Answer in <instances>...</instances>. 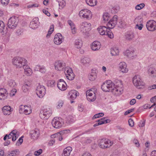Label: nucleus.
Returning <instances> with one entry per match:
<instances>
[{
	"label": "nucleus",
	"mask_w": 156,
	"mask_h": 156,
	"mask_svg": "<svg viewBox=\"0 0 156 156\" xmlns=\"http://www.w3.org/2000/svg\"><path fill=\"white\" fill-rule=\"evenodd\" d=\"M65 71H66V72L67 74L73 73L72 69L71 68L68 67L65 68Z\"/></svg>",
	"instance_id": "53"
},
{
	"label": "nucleus",
	"mask_w": 156,
	"mask_h": 156,
	"mask_svg": "<svg viewBox=\"0 0 156 156\" xmlns=\"http://www.w3.org/2000/svg\"><path fill=\"white\" fill-rule=\"evenodd\" d=\"M29 86L28 84H25L22 86V89L23 92H27L29 89Z\"/></svg>",
	"instance_id": "40"
},
{
	"label": "nucleus",
	"mask_w": 156,
	"mask_h": 156,
	"mask_svg": "<svg viewBox=\"0 0 156 156\" xmlns=\"http://www.w3.org/2000/svg\"><path fill=\"white\" fill-rule=\"evenodd\" d=\"M23 67L24 69V73L26 75L30 76L32 75L33 73L32 70L27 64L25 65Z\"/></svg>",
	"instance_id": "23"
},
{
	"label": "nucleus",
	"mask_w": 156,
	"mask_h": 156,
	"mask_svg": "<svg viewBox=\"0 0 156 156\" xmlns=\"http://www.w3.org/2000/svg\"><path fill=\"white\" fill-rule=\"evenodd\" d=\"M55 69L57 70H62L66 66L65 63L63 61H58L54 64Z\"/></svg>",
	"instance_id": "14"
},
{
	"label": "nucleus",
	"mask_w": 156,
	"mask_h": 156,
	"mask_svg": "<svg viewBox=\"0 0 156 156\" xmlns=\"http://www.w3.org/2000/svg\"><path fill=\"white\" fill-rule=\"evenodd\" d=\"M79 15L80 17L88 20L91 19L92 16L91 11L87 9L81 10L79 12Z\"/></svg>",
	"instance_id": "6"
},
{
	"label": "nucleus",
	"mask_w": 156,
	"mask_h": 156,
	"mask_svg": "<svg viewBox=\"0 0 156 156\" xmlns=\"http://www.w3.org/2000/svg\"><path fill=\"white\" fill-rule=\"evenodd\" d=\"M54 26L53 25H51L50 27L49 30L48 31V33L46 35V37L48 38L49 37L51 34L54 31Z\"/></svg>",
	"instance_id": "39"
},
{
	"label": "nucleus",
	"mask_w": 156,
	"mask_h": 156,
	"mask_svg": "<svg viewBox=\"0 0 156 156\" xmlns=\"http://www.w3.org/2000/svg\"><path fill=\"white\" fill-rule=\"evenodd\" d=\"M72 150V149L71 147H67L64 149L62 154L64 156H68L70 155Z\"/></svg>",
	"instance_id": "28"
},
{
	"label": "nucleus",
	"mask_w": 156,
	"mask_h": 156,
	"mask_svg": "<svg viewBox=\"0 0 156 156\" xmlns=\"http://www.w3.org/2000/svg\"><path fill=\"white\" fill-rule=\"evenodd\" d=\"M70 98L73 100L75 99L77 96L79 95V93L75 90H73L70 91L69 93Z\"/></svg>",
	"instance_id": "24"
},
{
	"label": "nucleus",
	"mask_w": 156,
	"mask_h": 156,
	"mask_svg": "<svg viewBox=\"0 0 156 156\" xmlns=\"http://www.w3.org/2000/svg\"><path fill=\"white\" fill-rule=\"evenodd\" d=\"M9 0H1L2 4L4 5H7L9 2Z\"/></svg>",
	"instance_id": "62"
},
{
	"label": "nucleus",
	"mask_w": 156,
	"mask_h": 156,
	"mask_svg": "<svg viewBox=\"0 0 156 156\" xmlns=\"http://www.w3.org/2000/svg\"><path fill=\"white\" fill-rule=\"evenodd\" d=\"M8 93L7 90L4 88H0V100H4L7 98Z\"/></svg>",
	"instance_id": "17"
},
{
	"label": "nucleus",
	"mask_w": 156,
	"mask_h": 156,
	"mask_svg": "<svg viewBox=\"0 0 156 156\" xmlns=\"http://www.w3.org/2000/svg\"><path fill=\"white\" fill-rule=\"evenodd\" d=\"M134 37V34L133 33L130 32L128 33L126 35V39L129 41L132 40Z\"/></svg>",
	"instance_id": "35"
},
{
	"label": "nucleus",
	"mask_w": 156,
	"mask_h": 156,
	"mask_svg": "<svg viewBox=\"0 0 156 156\" xmlns=\"http://www.w3.org/2000/svg\"><path fill=\"white\" fill-rule=\"evenodd\" d=\"M97 77V75L95 73L92 72L89 75V79L91 81L94 80Z\"/></svg>",
	"instance_id": "38"
},
{
	"label": "nucleus",
	"mask_w": 156,
	"mask_h": 156,
	"mask_svg": "<svg viewBox=\"0 0 156 156\" xmlns=\"http://www.w3.org/2000/svg\"><path fill=\"white\" fill-rule=\"evenodd\" d=\"M51 109L48 107H46L41 112L39 115L42 119H47L51 115Z\"/></svg>",
	"instance_id": "7"
},
{
	"label": "nucleus",
	"mask_w": 156,
	"mask_h": 156,
	"mask_svg": "<svg viewBox=\"0 0 156 156\" xmlns=\"http://www.w3.org/2000/svg\"><path fill=\"white\" fill-rule=\"evenodd\" d=\"M145 123V120H144L143 121H141L140 122L139 124V126L140 127H143L144 126Z\"/></svg>",
	"instance_id": "60"
},
{
	"label": "nucleus",
	"mask_w": 156,
	"mask_h": 156,
	"mask_svg": "<svg viewBox=\"0 0 156 156\" xmlns=\"http://www.w3.org/2000/svg\"><path fill=\"white\" fill-rule=\"evenodd\" d=\"M36 94L40 98H42L45 93V89L43 86L39 85L37 86Z\"/></svg>",
	"instance_id": "12"
},
{
	"label": "nucleus",
	"mask_w": 156,
	"mask_h": 156,
	"mask_svg": "<svg viewBox=\"0 0 156 156\" xmlns=\"http://www.w3.org/2000/svg\"><path fill=\"white\" fill-rule=\"evenodd\" d=\"M66 78L69 80H71L74 79L75 75L73 73L66 74Z\"/></svg>",
	"instance_id": "36"
},
{
	"label": "nucleus",
	"mask_w": 156,
	"mask_h": 156,
	"mask_svg": "<svg viewBox=\"0 0 156 156\" xmlns=\"http://www.w3.org/2000/svg\"><path fill=\"white\" fill-rule=\"evenodd\" d=\"M8 85L11 87H14L16 86V83L13 80H9L8 83Z\"/></svg>",
	"instance_id": "41"
},
{
	"label": "nucleus",
	"mask_w": 156,
	"mask_h": 156,
	"mask_svg": "<svg viewBox=\"0 0 156 156\" xmlns=\"http://www.w3.org/2000/svg\"><path fill=\"white\" fill-rule=\"evenodd\" d=\"M129 125L131 127L134 126V122L133 120L131 119H129L128 120Z\"/></svg>",
	"instance_id": "58"
},
{
	"label": "nucleus",
	"mask_w": 156,
	"mask_h": 156,
	"mask_svg": "<svg viewBox=\"0 0 156 156\" xmlns=\"http://www.w3.org/2000/svg\"><path fill=\"white\" fill-rule=\"evenodd\" d=\"M91 61L90 58L88 57H84L82 58L81 60V62L85 66H88Z\"/></svg>",
	"instance_id": "22"
},
{
	"label": "nucleus",
	"mask_w": 156,
	"mask_h": 156,
	"mask_svg": "<svg viewBox=\"0 0 156 156\" xmlns=\"http://www.w3.org/2000/svg\"><path fill=\"white\" fill-rule=\"evenodd\" d=\"M16 133L15 130L12 131L8 135H7V137L8 139H10L12 138L13 134Z\"/></svg>",
	"instance_id": "51"
},
{
	"label": "nucleus",
	"mask_w": 156,
	"mask_h": 156,
	"mask_svg": "<svg viewBox=\"0 0 156 156\" xmlns=\"http://www.w3.org/2000/svg\"><path fill=\"white\" fill-rule=\"evenodd\" d=\"M133 82L134 85L139 89H141L144 87V83L142 81L140 76L138 75L135 76L133 78Z\"/></svg>",
	"instance_id": "5"
},
{
	"label": "nucleus",
	"mask_w": 156,
	"mask_h": 156,
	"mask_svg": "<svg viewBox=\"0 0 156 156\" xmlns=\"http://www.w3.org/2000/svg\"><path fill=\"white\" fill-rule=\"evenodd\" d=\"M91 24L86 22L80 24V32L83 35H87L89 32L91 30Z\"/></svg>",
	"instance_id": "4"
},
{
	"label": "nucleus",
	"mask_w": 156,
	"mask_h": 156,
	"mask_svg": "<svg viewBox=\"0 0 156 156\" xmlns=\"http://www.w3.org/2000/svg\"><path fill=\"white\" fill-rule=\"evenodd\" d=\"M103 20L104 23L108 21L109 18V15L108 13H105L103 15Z\"/></svg>",
	"instance_id": "37"
},
{
	"label": "nucleus",
	"mask_w": 156,
	"mask_h": 156,
	"mask_svg": "<svg viewBox=\"0 0 156 156\" xmlns=\"http://www.w3.org/2000/svg\"><path fill=\"white\" fill-rule=\"evenodd\" d=\"M69 130H64L62 131H60L59 132H58V133H59V135H62L65 134L66 133H67V131H69Z\"/></svg>",
	"instance_id": "59"
},
{
	"label": "nucleus",
	"mask_w": 156,
	"mask_h": 156,
	"mask_svg": "<svg viewBox=\"0 0 156 156\" xmlns=\"http://www.w3.org/2000/svg\"><path fill=\"white\" fill-rule=\"evenodd\" d=\"M146 27L149 31H154L156 30V22L154 20H149L147 23Z\"/></svg>",
	"instance_id": "11"
},
{
	"label": "nucleus",
	"mask_w": 156,
	"mask_h": 156,
	"mask_svg": "<svg viewBox=\"0 0 156 156\" xmlns=\"http://www.w3.org/2000/svg\"><path fill=\"white\" fill-rule=\"evenodd\" d=\"M13 64L17 68H21L27 63V61L24 58L20 57H14L12 59Z\"/></svg>",
	"instance_id": "3"
},
{
	"label": "nucleus",
	"mask_w": 156,
	"mask_h": 156,
	"mask_svg": "<svg viewBox=\"0 0 156 156\" xmlns=\"http://www.w3.org/2000/svg\"><path fill=\"white\" fill-rule=\"evenodd\" d=\"M143 27L142 23H140V24H136L135 28L136 29H138L139 30H142Z\"/></svg>",
	"instance_id": "55"
},
{
	"label": "nucleus",
	"mask_w": 156,
	"mask_h": 156,
	"mask_svg": "<svg viewBox=\"0 0 156 156\" xmlns=\"http://www.w3.org/2000/svg\"><path fill=\"white\" fill-rule=\"evenodd\" d=\"M119 67L120 70L123 73H126L128 71V69L126 68V65L124 62H120L119 64Z\"/></svg>",
	"instance_id": "21"
},
{
	"label": "nucleus",
	"mask_w": 156,
	"mask_h": 156,
	"mask_svg": "<svg viewBox=\"0 0 156 156\" xmlns=\"http://www.w3.org/2000/svg\"><path fill=\"white\" fill-rule=\"evenodd\" d=\"M74 45L75 46L78 48H81L82 46V40L80 39H77L74 42Z\"/></svg>",
	"instance_id": "30"
},
{
	"label": "nucleus",
	"mask_w": 156,
	"mask_h": 156,
	"mask_svg": "<svg viewBox=\"0 0 156 156\" xmlns=\"http://www.w3.org/2000/svg\"><path fill=\"white\" fill-rule=\"evenodd\" d=\"M63 104V102L62 100H59L58 102V103L57 107L58 108H61Z\"/></svg>",
	"instance_id": "54"
},
{
	"label": "nucleus",
	"mask_w": 156,
	"mask_h": 156,
	"mask_svg": "<svg viewBox=\"0 0 156 156\" xmlns=\"http://www.w3.org/2000/svg\"><path fill=\"white\" fill-rule=\"evenodd\" d=\"M39 24L38 19V18H35L33 19L29 25L30 28L32 29H35L38 27Z\"/></svg>",
	"instance_id": "18"
},
{
	"label": "nucleus",
	"mask_w": 156,
	"mask_h": 156,
	"mask_svg": "<svg viewBox=\"0 0 156 156\" xmlns=\"http://www.w3.org/2000/svg\"><path fill=\"white\" fill-rule=\"evenodd\" d=\"M17 23V19L14 16H12L9 19L7 25L9 28L14 29L16 27Z\"/></svg>",
	"instance_id": "10"
},
{
	"label": "nucleus",
	"mask_w": 156,
	"mask_h": 156,
	"mask_svg": "<svg viewBox=\"0 0 156 156\" xmlns=\"http://www.w3.org/2000/svg\"><path fill=\"white\" fill-rule=\"evenodd\" d=\"M23 30L22 29H20L17 30L16 33L18 35L20 36L23 34Z\"/></svg>",
	"instance_id": "63"
},
{
	"label": "nucleus",
	"mask_w": 156,
	"mask_h": 156,
	"mask_svg": "<svg viewBox=\"0 0 156 156\" xmlns=\"http://www.w3.org/2000/svg\"><path fill=\"white\" fill-rule=\"evenodd\" d=\"M145 6L144 3H141L137 5L135 7V9L136 10H139L143 8Z\"/></svg>",
	"instance_id": "44"
},
{
	"label": "nucleus",
	"mask_w": 156,
	"mask_h": 156,
	"mask_svg": "<svg viewBox=\"0 0 156 156\" xmlns=\"http://www.w3.org/2000/svg\"><path fill=\"white\" fill-rule=\"evenodd\" d=\"M97 122L99 123L100 125L103 124L109 123L110 122V120L108 119H105V118L104 117L101 118L100 120H98Z\"/></svg>",
	"instance_id": "31"
},
{
	"label": "nucleus",
	"mask_w": 156,
	"mask_h": 156,
	"mask_svg": "<svg viewBox=\"0 0 156 156\" xmlns=\"http://www.w3.org/2000/svg\"><path fill=\"white\" fill-rule=\"evenodd\" d=\"M90 90H87L86 92V95L87 96H95V93L93 91H92V93H90Z\"/></svg>",
	"instance_id": "50"
},
{
	"label": "nucleus",
	"mask_w": 156,
	"mask_h": 156,
	"mask_svg": "<svg viewBox=\"0 0 156 156\" xmlns=\"http://www.w3.org/2000/svg\"><path fill=\"white\" fill-rule=\"evenodd\" d=\"M119 9V7L118 6H115L112 8V12L114 13H117Z\"/></svg>",
	"instance_id": "52"
},
{
	"label": "nucleus",
	"mask_w": 156,
	"mask_h": 156,
	"mask_svg": "<svg viewBox=\"0 0 156 156\" xmlns=\"http://www.w3.org/2000/svg\"><path fill=\"white\" fill-rule=\"evenodd\" d=\"M113 144V142L109 140L102 139L99 143L100 147L102 148H106L110 147Z\"/></svg>",
	"instance_id": "8"
},
{
	"label": "nucleus",
	"mask_w": 156,
	"mask_h": 156,
	"mask_svg": "<svg viewBox=\"0 0 156 156\" xmlns=\"http://www.w3.org/2000/svg\"><path fill=\"white\" fill-rule=\"evenodd\" d=\"M39 131L37 129L32 130L30 132L31 137L34 139L37 138L39 136Z\"/></svg>",
	"instance_id": "26"
},
{
	"label": "nucleus",
	"mask_w": 156,
	"mask_h": 156,
	"mask_svg": "<svg viewBox=\"0 0 156 156\" xmlns=\"http://www.w3.org/2000/svg\"><path fill=\"white\" fill-rule=\"evenodd\" d=\"M4 23L3 21H0V33H2L3 31L4 28Z\"/></svg>",
	"instance_id": "47"
},
{
	"label": "nucleus",
	"mask_w": 156,
	"mask_h": 156,
	"mask_svg": "<svg viewBox=\"0 0 156 156\" xmlns=\"http://www.w3.org/2000/svg\"><path fill=\"white\" fill-rule=\"evenodd\" d=\"M105 35L108 36L111 39L113 38L114 37V35L112 33L110 30L106 31Z\"/></svg>",
	"instance_id": "45"
},
{
	"label": "nucleus",
	"mask_w": 156,
	"mask_h": 156,
	"mask_svg": "<svg viewBox=\"0 0 156 156\" xmlns=\"http://www.w3.org/2000/svg\"><path fill=\"white\" fill-rule=\"evenodd\" d=\"M2 110L4 115H9L10 114L12 110L10 106L6 105L4 106L2 108Z\"/></svg>",
	"instance_id": "20"
},
{
	"label": "nucleus",
	"mask_w": 156,
	"mask_h": 156,
	"mask_svg": "<svg viewBox=\"0 0 156 156\" xmlns=\"http://www.w3.org/2000/svg\"><path fill=\"white\" fill-rule=\"evenodd\" d=\"M133 142L136 147H138L139 146L140 144L138 142V141L137 140L134 139L133 140Z\"/></svg>",
	"instance_id": "64"
},
{
	"label": "nucleus",
	"mask_w": 156,
	"mask_h": 156,
	"mask_svg": "<svg viewBox=\"0 0 156 156\" xmlns=\"http://www.w3.org/2000/svg\"><path fill=\"white\" fill-rule=\"evenodd\" d=\"M86 3L91 6H94L96 5L97 3L96 0H86Z\"/></svg>",
	"instance_id": "32"
},
{
	"label": "nucleus",
	"mask_w": 156,
	"mask_h": 156,
	"mask_svg": "<svg viewBox=\"0 0 156 156\" xmlns=\"http://www.w3.org/2000/svg\"><path fill=\"white\" fill-rule=\"evenodd\" d=\"M16 92V90L15 89H13L11 90L9 94L10 96H14Z\"/></svg>",
	"instance_id": "57"
},
{
	"label": "nucleus",
	"mask_w": 156,
	"mask_h": 156,
	"mask_svg": "<svg viewBox=\"0 0 156 156\" xmlns=\"http://www.w3.org/2000/svg\"><path fill=\"white\" fill-rule=\"evenodd\" d=\"M42 152V150L40 149L38 151H36L34 152V155L36 156H38Z\"/></svg>",
	"instance_id": "56"
},
{
	"label": "nucleus",
	"mask_w": 156,
	"mask_h": 156,
	"mask_svg": "<svg viewBox=\"0 0 156 156\" xmlns=\"http://www.w3.org/2000/svg\"><path fill=\"white\" fill-rule=\"evenodd\" d=\"M38 6V5L37 4H34L32 5H29L27 6L28 8L33 7H37Z\"/></svg>",
	"instance_id": "61"
},
{
	"label": "nucleus",
	"mask_w": 156,
	"mask_h": 156,
	"mask_svg": "<svg viewBox=\"0 0 156 156\" xmlns=\"http://www.w3.org/2000/svg\"><path fill=\"white\" fill-rule=\"evenodd\" d=\"M87 100L89 101H94L96 99L95 96H87Z\"/></svg>",
	"instance_id": "43"
},
{
	"label": "nucleus",
	"mask_w": 156,
	"mask_h": 156,
	"mask_svg": "<svg viewBox=\"0 0 156 156\" xmlns=\"http://www.w3.org/2000/svg\"><path fill=\"white\" fill-rule=\"evenodd\" d=\"M67 85L65 82L62 79H60L57 83V87L61 90H65L66 89Z\"/></svg>",
	"instance_id": "16"
},
{
	"label": "nucleus",
	"mask_w": 156,
	"mask_h": 156,
	"mask_svg": "<svg viewBox=\"0 0 156 156\" xmlns=\"http://www.w3.org/2000/svg\"><path fill=\"white\" fill-rule=\"evenodd\" d=\"M101 88L105 92L111 91L117 95L121 94L123 92L122 82L120 80H117L115 84L111 80H108L103 83Z\"/></svg>",
	"instance_id": "1"
},
{
	"label": "nucleus",
	"mask_w": 156,
	"mask_h": 156,
	"mask_svg": "<svg viewBox=\"0 0 156 156\" xmlns=\"http://www.w3.org/2000/svg\"><path fill=\"white\" fill-rule=\"evenodd\" d=\"M148 72L150 75L154 76V75L156 73V70L154 67H151L148 69Z\"/></svg>",
	"instance_id": "33"
},
{
	"label": "nucleus",
	"mask_w": 156,
	"mask_h": 156,
	"mask_svg": "<svg viewBox=\"0 0 156 156\" xmlns=\"http://www.w3.org/2000/svg\"><path fill=\"white\" fill-rule=\"evenodd\" d=\"M58 2L59 6V9H62L66 5L65 2L64 0H56Z\"/></svg>",
	"instance_id": "34"
},
{
	"label": "nucleus",
	"mask_w": 156,
	"mask_h": 156,
	"mask_svg": "<svg viewBox=\"0 0 156 156\" xmlns=\"http://www.w3.org/2000/svg\"><path fill=\"white\" fill-rule=\"evenodd\" d=\"M104 115V113L102 112L99 113L94 115L93 117V119H94L100 117H102Z\"/></svg>",
	"instance_id": "46"
},
{
	"label": "nucleus",
	"mask_w": 156,
	"mask_h": 156,
	"mask_svg": "<svg viewBox=\"0 0 156 156\" xmlns=\"http://www.w3.org/2000/svg\"><path fill=\"white\" fill-rule=\"evenodd\" d=\"M111 54L112 56H116L119 55V50L118 47H115L111 49Z\"/></svg>",
	"instance_id": "27"
},
{
	"label": "nucleus",
	"mask_w": 156,
	"mask_h": 156,
	"mask_svg": "<svg viewBox=\"0 0 156 156\" xmlns=\"http://www.w3.org/2000/svg\"><path fill=\"white\" fill-rule=\"evenodd\" d=\"M134 22L136 24L142 23V20L141 18L139 17H137L135 19Z\"/></svg>",
	"instance_id": "42"
},
{
	"label": "nucleus",
	"mask_w": 156,
	"mask_h": 156,
	"mask_svg": "<svg viewBox=\"0 0 156 156\" xmlns=\"http://www.w3.org/2000/svg\"><path fill=\"white\" fill-rule=\"evenodd\" d=\"M17 152V150L12 151L11 152L5 154V156H17L16 155V152Z\"/></svg>",
	"instance_id": "49"
},
{
	"label": "nucleus",
	"mask_w": 156,
	"mask_h": 156,
	"mask_svg": "<svg viewBox=\"0 0 156 156\" xmlns=\"http://www.w3.org/2000/svg\"><path fill=\"white\" fill-rule=\"evenodd\" d=\"M63 39V37L62 34L60 33H58L55 36L54 43L56 45H59L62 43Z\"/></svg>",
	"instance_id": "15"
},
{
	"label": "nucleus",
	"mask_w": 156,
	"mask_h": 156,
	"mask_svg": "<svg viewBox=\"0 0 156 156\" xmlns=\"http://www.w3.org/2000/svg\"><path fill=\"white\" fill-rule=\"evenodd\" d=\"M134 52L133 50H127L124 52L125 55L129 58L132 57H133Z\"/></svg>",
	"instance_id": "29"
},
{
	"label": "nucleus",
	"mask_w": 156,
	"mask_h": 156,
	"mask_svg": "<svg viewBox=\"0 0 156 156\" xmlns=\"http://www.w3.org/2000/svg\"><path fill=\"white\" fill-rule=\"evenodd\" d=\"M117 16H114L107 23L106 27L101 26L98 28V30L100 34L105 35L107 29H112L114 27L117 23Z\"/></svg>",
	"instance_id": "2"
},
{
	"label": "nucleus",
	"mask_w": 156,
	"mask_h": 156,
	"mask_svg": "<svg viewBox=\"0 0 156 156\" xmlns=\"http://www.w3.org/2000/svg\"><path fill=\"white\" fill-rule=\"evenodd\" d=\"M34 70L39 71L43 73H44L46 71V69L44 66H41L38 65L36 66Z\"/></svg>",
	"instance_id": "25"
},
{
	"label": "nucleus",
	"mask_w": 156,
	"mask_h": 156,
	"mask_svg": "<svg viewBox=\"0 0 156 156\" xmlns=\"http://www.w3.org/2000/svg\"><path fill=\"white\" fill-rule=\"evenodd\" d=\"M51 123L54 128H59L62 126L64 122L61 118H54L52 121Z\"/></svg>",
	"instance_id": "9"
},
{
	"label": "nucleus",
	"mask_w": 156,
	"mask_h": 156,
	"mask_svg": "<svg viewBox=\"0 0 156 156\" xmlns=\"http://www.w3.org/2000/svg\"><path fill=\"white\" fill-rule=\"evenodd\" d=\"M55 81L54 80H50L48 81L47 84L48 86L50 87H53L54 86Z\"/></svg>",
	"instance_id": "48"
},
{
	"label": "nucleus",
	"mask_w": 156,
	"mask_h": 156,
	"mask_svg": "<svg viewBox=\"0 0 156 156\" xmlns=\"http://www.w3.org/2000/svg\"><path fill=\"white\" fill-rule=\"evenodd\" d=\"M19 111L20 114L23 112L25 115H27L31 113L32 109L30 107L21 105L19 108Z\"/></svg>",
	"instance_id": "13"
},
{
	"label": "nucleus",
	"mask_w": 156,
	"mask_h": 156,
	"mask_svg": "<svg viewBox=\"0 0 156 156\" xmlns=\"http://www.w3.org/2000/svg\"><path fill=\"white\" fill-rule=\"evenodd\" d=\"M101 46V44L99 42L96 41L92 43L91 48L93 51H97L100 49Z\"/></svg>",
	"instance_id": "19"
}]
</instances>
